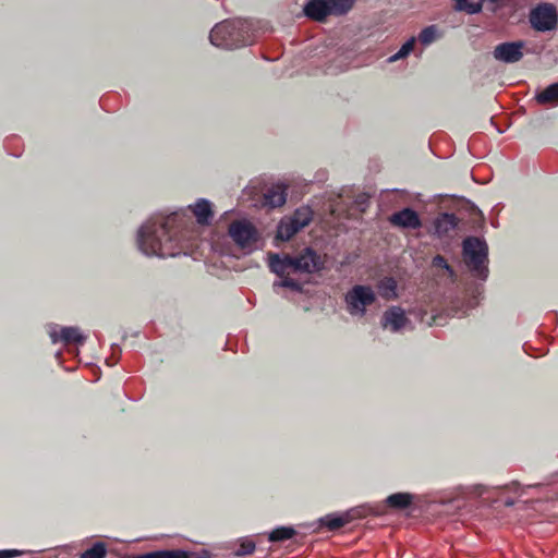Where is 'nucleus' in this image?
Listing matches in <instances>:
<instances>
[{
    "instance_id": "c756f323",
    "label": "nucleus",
    "mask_w": 558,
    "mask_h": 558,
    "mask_svg": "<svg viewBox=\"0 0 558 558\" xmlns=\"http://www.w3.org/2000/svg\"><path fill=\"white\" fill-rule=\"evenodd\" d=\"M282 279L280 281H275L272 284V288L275 291H277L278 288H289L293 291L301 292L303 287L302 284L290 278L289 275H286L284 277H281Z\"/></svg>"
},
{
    "instance_id": "9b49d317",
    "label": "nucleus",
    "mask_w": 558,
    "mask_h": 558,
    "mask_svg": "<svg viewBox=\"0 0 558 558\" xmlns=\"http://www.w3.org/2000/svg\"><path fill=\"white\" fill-rule=\"evenodd\" d=\"M389 222L398 228L416 230L422 227V221L415 210L403 208L389 217Z\"/></svg>"
},
{
    "instance_id": "c85d7f7f",
    "label": "nucleus",
    "mask_w": 558,
    "mask_h": 558,
    "mask_svg": "<svg viewBox=\"0 0 558 558\" xmlns=\"http://www.w3.org/2000/svg\"><path fill=\"white\" fill-rule=\"evenodd\" d=\"M415 41V37L409 38L395 54L389 57L388 61L396 62L409 56L414 48Z\"/></svg>"
},
{
    "instance_id": "7ed1b4c3",
    "label": "nucleus",
    "mask_w": 558,
    "mask_h": 558,
    "mask_svg": "<svg viewBox=\"0 0 558 558\" xmlns=\"http://www.w3.org/2000/svg\"><path fill=\"white\" fill-rule=\"evenodd\" d=\"M463 262L473 277L485 280L488 277V246L476 236H469L462 243Z\"/></svg>"
},
{
    "instance_id": "dca6fc26",
    "label": "nucleus",
    "mask_w": 558,
    "mask_h": 558,
    "mask_svg": "<svg viewBox=\"0 0 558 558\" xmlns=\"http://www.w3.org/2000/svg\"><path fill=\"white\" fill-rule=\"evenodd\" d=\"M354 511L355 510H351L342 514H327L319 519V523L328 527L330 531L340 529L354 518Z\"/></svg>"
},
{
    "instance_id": "7c9ffc66",
    "label": "nucleus",
    "mask_w": 558,
    "mask_h": 558,
    "mask_svg": "<svg viewBox=\"0 0 558 558\" xmlns=\"http://www.w3.org/2000/svg\"><path fill=\"white\" fill-rule=\"evenodd\" d=\"M255 543L251 539H243L235 549L234 555L238 557L252 555L255 550Z\"/></svg>"
},
{
    "instance_id": "20e7f679",
    "label": "nucleus",
    "mask_w": 558,
    "mask_h": 558,
    "mask_svg": "<svg viewBox=\"0 0 558 558\" xmlns=\"http://www.w3.org/2000/svg\"><path fill=\"white\" fill-rule=\"evenodd\" d=\"M377 300L376 292L371 286L355 284L344 295L348 313L354 317H363L367 307Z\"/></svg>"
},
{
    "instance_id": "5701e85b",
    "label": "nucleus",
    "mask_w": 558,
    "mask_h": 558,
    "mask_svg": "<svg viewBox=\"0 0 558 558\" xmlns=\"http://www.w3.org/2000/svg\"><path fill=\"white\" fill-rule=\"evenodd\" d=\"M290 218L293 220V222L302 230L306 226L310 225V222L313 219V211L308 206H302L298 208Z\"/></svg>"
},
{
    "instance_id": "1a4fd4ad",
    "label": "nucleus",
    "mask_w": 558,
    "mask_h": 558,
    "mask_svg": "<svg viewBox=\"0 0 558 558\" xmlns=\"http://www.w3.org/2000/svg\"><path fill=\"white\" fill-rule=\"evenodd\" d=\"M48 333L52 343L82 344L86 340V336L83 335L78 327H59L58 325H53L49 327Z\"/></svg>"
},
{
    "instance_id": "4be33fe9",
    "label": "nucleus",
    "mask_w": 558,
    "mask_h": 558,
    "mask_svg": "<svg viewBox=\"0 0 558 558\" xmlns=\"http://www.w3.org/2000/svg\"><path fill=\"white\" fill-rule=\"evenodd\" d=\"M441 37V32L437 25H429L423 28L418 34V41L423 46H429Z\"/></svg>"
},
{
    "instance_id": "6e6552de",
    "label": "nucleus",
    "mask_w": 558,
    "mask_h": 558,
    "mask_svg": "<svg viewBox=\"0 0 558 558\" xmlns=\"http://www.w3.org/2000/svg\"><path fill=\"white\" fill-rule=\"evenodd\" d=\"M524 47L525 43L522 40L501 43L494 48L493 57L499 62L517 63L524 56Z\"/></svg>"
},
{
    "instance_id": "423d86ee",
    "label": "nucleus",
    "mask_w": 558,
    "mask_h": 558,
    "mask_svg": "<svg viewBox=\"0 0 558 558\" xmlns=\"http://www.w3.org/2000/svg\"><path fill=\"white\" fill-rule=\"evenodd\" d=\"M531 27L536 32H550L558 25V12L556 7L549 2H542L531 9L529 13Z\"/></svg>"
},
{
    "instance_id": "a211bd4d",
    "label": "nucleus",
    "mask_w": 558,
    "mask_h": 558,
    "mask_svg": "<svg viewBox=\"0 0 558 558\" xmlns=\"http://www.w3.org/2000/svg\"><path fill=\"white\" fill-rule=\"evenodd\" d=\"M287 201L286 187L281 184L271 186L265 193V203L270 207H280Z\"/></svg>"
},
{
    "instance_id": "bb28decb",
    "label": "nucleus",
    "mask_w": 558,
    "mask_h": 558,
    "mask_svg": "<svg viewBox=\"0 0 558 558\" xmlns=\"http://www.w3.org/2000/svg\"><path fill=\"white\" fill-rule=\"evenodd\" d=\"M397 289V282L393 278L386 277L379 282V290L381 295L386 299L395 298Z\"/></svg>"
},
{
    "instance_id": "c9c22d12",
    "label": "nucleus",
    "mask_w": 558,
    "mask_h": 558,
    "mask_svg": "<svg viewBox=\"0 0 558 558\" xmlns=\"http://www.w3.org/2000/svg\"><path fill=\"white\" fill-rule=\"evenodd\" d=\"M513 504L514 502L511 499L505 501V505L508 506V507L513 506Z\"/></svg>"
},
{
    "instance_id": "f8f14e48",
    "label": "nucleus",
    "mask_w": 558,
    "mask_h": 558,
    "mask_svg": "<svg viewBox=\"0 0 558 558\" xmlns=\"http://www.w3.org/2000/svg\"><path fill=\"white\" fill-rule=\"evenodd\" d=\"M268 266L274 274L279 277H284L293 271L292 256L288 254L279 255L277 253H269Z\"/></svg>"
},
{
    "instance_id": "473e14b6",
    "label": "nucleus",
    "mask_w": 558,
    "mask_h": 558,
    "mask_svg": "<svg viewBox=\"0 0 558 558\" xmlns=\"http://www.w3.org/2000/svg\"><path fill=\"white\" fill-rule=\"evenodd\" d=\"M23 554H24V551L19 550V549H3V550H0V558H14V557H19Z\"/></svg>"
},
{
    "instance_id": "9d476101",
    "label": "nucleus",
    "mask_w": 558,
    "mask_h": 558,
    "mask_svg": "<svg viewBox=\"0 0 558 558\" xmlns=\"http://www.w3.org/2000/svg\"><path fill=\"white\" fill-rule=\"evenodd\" d=\"M410 323L404 310L400 306L387 308L381 317V326L392 332H398Z\"/></svg>"
},
{
    "instance_id": "2f4dec72",
    "label": "nucleus",
    "mask_w": 558,
    "mask_h": 558,
    "mask_svg": "<svg viewBox=\"0 0 558 558\" xmlns=\"http://www.w3.org/2000/svg\"><path fill=\"white\" fill-rule=\"evenodd\" d=\"M432 265H433L434 267H440V268L445 269V270L447 271V274H448V276H449L450 278H452V279L454 278V276H456V275H454V270H453V269H452V267L447 263V260L445 259V257H444V256H441V255H436V256L433 258V260H432Z\"/></svg>"
},
{
    "instance_id": "aec40b11",
    "label": "nucleus",
    "mask_w": 558,
    "mask_h": 558,
    "mask_svg": "<svg viewBox=\"0 0 558 558\" xmlns=\"http://www.w3.org/2000/svg\"><path fill=\"white\" fill-rule=\"evenodd\" d=\"M301 229L293 222L290 217H284L280 220L277 228V239L281 241L290 240Z\"/></svg>"
},
{
    "instance_id": "a878e982",
    "label": "nucleus",
    "mask_w": 558,
    "mask_h": 558,
    "mask_svg": "<svg viewBox=\"0 0 558 558\" xmlns=\"http://www.w3.org/2000/svg\"><path fill=\"white\" fill-rule=\"evenodd\" d=\"M136 558H189L186 556L185 550L177 549V550H159L154 553H148Z\"/></svg>"
},
{
    "instance_id": "4468645a",
    "label": "nucleus",
    "mask_w": 558,
    "mask_h": 558,
    "mask_svg": "<svg viewBox=\"0 0 558 558\" xmlns=\"http://www.w3.org/2000/svg\"><path fill=\"white\" fill-rule=\"evenodd\" d=\"M304 14L315 21H324L327 15H330L327 0H310L304 5Z\"/></svg>"
},
{
    "instance_id": "f03ea898",
    "label": "nucleus",
    "mask_w": 558,
    "mask_h": 558,
    "mask_svg": "<svg viewBox=\"0 0 558 558\" xmlns=\"http://www.w3.org/2000/svg\"><path fill=\"white\" fill-rule=\"evenodd\" d=\"M254 23L250 20H226L214 26L210 43L223 49H236L253 43Z\"/></svg>"
},
{
    "instance_id": "393cba45",
    "label": "nucleus",
    "mask_w": 558,
    "mask_h": 558,
    "mask_svg": "<svg viewBox=\"0 0 558 558\" xmlns=\"http://www.w3.org/2000/svg\"><path fill=\"white\" fill-rule=\"evenodd\" d=\"M354 0H327L330 14L341 15L347 13L353 5Z\"/></svg>"
},
{
    "instance_id": "ddd939ff",
    "label": "nucleus",
    "mask_w": 558,
    "mask_h": 558,
    "mask_svg": "<svg viewBox=\"0 0 558 558\" xmlns=\"http://www.w3.org/2000/svg\"><path fill=\"white\" fill-rule=\"evenodd\" d=\"M189 208L192 210L199 225H208L213 218V205L206 198L197 199L193 205H190Z\"/></svg>"
},
{
    "instance_id": "cd10ccee",
    "label": "nucleus",
    "mask_w": 558,
    "mask_h": 558,
    "mask_svg": "<svg viewBox=\"0 0 558 558\" xmlns=\"http://www.w3.org/2000/svg\"><path fill=\"white\" fill-rule=\"evenodd\" d=\"M107 555L106 545L101 542L95 543L90 548L80 555V558H105Z\"/></svg>"
},
{
    "instance_id": "f3484780",
    "label": "nucleus",
    "mask_w": 558,
    "mask_h": 558,
    "mask_svg": "<svg viewBox=\"0 0 558 558\" xmlns=\"http://www.w3.org/2000/svg\"><path fill=\"white\" fill-rule=\"evenodd\" d=\"M415 499L411 493H395L385 499V504L392 509L403 510L409 508Z\"/></svg>"
},
{
    "instance_id": "72a5a7b5",
    "label": "nucleus",
    "mask_w": 558,
    "mask_h": 558,
    "mask_svg": "<svg viewBox=\"0 0 558 558\" xmlns=\"http://www.w3.org/2000/svg\"><path fill=\"white\" fill-rule=\"evenodd\" d=\"M186 556L189 558H213V555L208 550H202L199 553H189V551H186Z\"/></svg>"
},
{
    "instance_id": "b1692460",
    "label": "nucleus",
    "mask_w": 558,
    "mask_h": 558,
    "mask_svg": "<svg viewBox=\"0 0 558 558\" xmlns=\"http://www.w3.org/2000/svg\"><path fill=\"white\" fill-rule=\"evenodd\" d=\"M295 535V530L292 526H279L272 530L268 539L270 542H282L292 538Z\"/></svg>"
},
{
    "instance_id": "f704fd0d",
    "label": "nucleus",
    "mask_w": 558,
    "mask_h": 558,
    "mask_svg": "<svg viewBox=\"0 0 558 558\" xmlns=\"http://www.w3.org/2000/svg\"><path fill=\"white\" fill-rule=\"evenodd\" d=\"M471 490L477 495H482L486 492V487L482 484H476L471 487Z\"/></svg>"
},
{
    "instance_id": "39448f33",
    "label": "nucleus",
    "mask_w": 558,
    "mask_h": 558,
    "mask_svg": "<svg viewBox=\"0 0 558 558\" xmlns=\"http://www.w3.org/2000/svg\"><path fill=\"white\" fill-rule=\"evenodd\" d=\"M228 234L236 246L245 251V253H252L258 248V231L247 220H235L230 223Z\"/></svg>"
},
{
    "instance_id": "0eeeda50",
    "label": "nucleus",
    "mask_w": 558,
    "mask_h": 558,
    "mask_svg": "<svg viewBox=\"0 0 558 558\" xmlns=\"http://www.w3.org/2000/svg\"><path fill=\"white\" fill-rule=\"evenodd\" d=\"M293 272L314 274L325 266V258L311 247L304 248L299 255L292 256Z\"/></svg>"
},
{
    "instance_id": "2eb2a0df",
    "label": "nucleus",
    "mask_w": 558,
    "mask_h": 558,
    "mask_svg": "<svg viewBox=\"0 0 558 558\" xmlns=\"http://www.w3.org/2000/svg\"><path fill=\"white\" fill-rule=\"evenodd\" d=\"M458 225V218L453 214L444 213L439 215L434 221L435 233L438 236L448 234L454 230Z\"/></svg>"
},
{
    "instance_id": "412c9836",
    "label": "nucleus",
    "mask_w": 558,
    "mask_h": 558,
    "mask_svg": "<svg viewBox=\"0 0 558 558\" xmlns=\"http://www.w3.org/2000/svg\"><path fill=\"white\" fill-rule=\"evenodd\" d=\"M453 10L458 12H465L468 14H476L481 12L483 0H452Z\"/></svg>"
},
{
    "instance_id": "f257e3e1",
    "label": "nucleus",
    "mask_w": 558,
    "mask_h": 558,
    "mask_svg": "<svg viewBox=\"0 0 558 558\" xmlns=\"http://www.w3.org/2000/svg\"><path fill=\"white\" fill-rule=\"evenodd\" d=\"M181 216L172 213L168 216H155L145 221L137 231V246L146 256L160 258L181 254L179 222Z\"/></svg>"
},
{
    "instance_id": "6ab92c4d",
    "label": "nucleus",
    "mask_w": 558,
    "mask_h": 558,
    "mask_svg": "<svg viewBox=\"0 0 558 558\" xmlns=\"http://www.w3.org/2000/svg\"><path fill=\"white\" fill-rule=\"evenodd\" d=\"M535 100L539 105L558 106V82L548 85L544 90L537 93Z\"/></svg>"
}]
</instances>
